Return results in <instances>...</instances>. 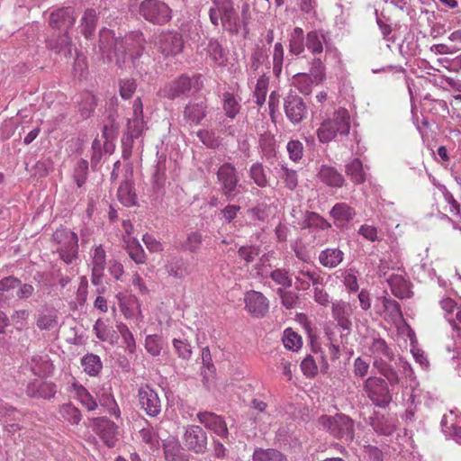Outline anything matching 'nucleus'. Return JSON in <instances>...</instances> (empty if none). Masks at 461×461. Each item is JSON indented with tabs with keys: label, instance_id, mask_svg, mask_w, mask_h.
I'll list each match as a JSON object with an SVG mask.
<instances>
[{
	"label": "nucleus",
	"instance_id": "nucleus-1",
	"mask_svg": "<svg viewBox=\"0 0 461 461\" xmlns=\"http://www.w3.org/2000/svg\"><path fill=\"white\" fill-rule=\"evenodd\" d=\"M209 9V19L212 25L221 24L224 31L230 34H238L242 28H247L251 20L249 4L245 1L240 6L239 15L233 0H212Z\"/></svg>",
	"mask_w": 461,
	"mask_h": 461
},
{
	"label": "nucleus",
	"instance_id": "nucleus-2",
	"mask_svg": "<svg viewBox=\"0 0 461 461\" xmlns=\"http://www.w3.org/2000/svg\"><path fill=\"white\" fill-rule=\"evenodd\" d=\"M350 131V115L345 108L336 110L332 117L325 119L317 130L320 142L329 143L338 134L347 136Z\"/></svg>",
	"mask_w": 461,
	"mask_h": 461
},
{
	"label": "nucleus",
	"instance_id": "nucleus-3",
	"mask_svg": "<svg viewBox=\"0 0 461 461\" xmlns=\"http://www.w3.org/2000/svg\"><path fill=\"white\" fill-rule=\"evenodd\" d=\"M320 425L337 438L352 440L354 438V421L344 414L321 416Z\"/></svg>",
	"mask_w": 461,
	"mask_h": 461
},
{
	"label": "nucleus",
	"instance_id": "nucleus-4",
	"mask_svg": "<svg viewBox=\"0 0 461 461\" xmlns=\"http://www.w3.org/2000/svg\"><path fill=\"white\" fill-rule=\"evenodd\" d=\"M53 240L59 245L57 250L66 264H71L77 258L78 238L74 231L58 229L53 234Z\"/></svg>",
	"mask_w": 461,
	"mask_h": 461
},
{
	"label": "nucleus",
	"instance_id": "nucleus-5",
	"mask_svg": "<svg viewBox=\"0 0 461 461\" xmlns=\"http://www.w3.org/2000/svg\"><path fill=\"white\" fill-rule=\"evenodd\" d=\"M369 350L375 358L373 366L378 368L379 371L388 378L391 384L397 383L398 378L394 372L390 370V375L387 374L385 361L393 360V353L386 341L381 338L374 339L369 347Z\"/></svg>",
	"mask_w": 461,
	"mask_h": 461
},
{
	"label": "nucleus",
	"instance_id": "nucleus-6",
	"mask_svg": "<svg viewBox=\"0 0 461 461\" xmlns=\"http://www.w3.org/2000/svg\"><path fill=\"white\" fill-rule=\"evenodd\" d=\"M140 14L149 23L165 24L170 21L171 8L160 0H144L140 5Z\"/></svg>",
	"mask_w": 461,
	"mask_h": 461
},
{
	"label": "nucleus",
	"instance_id": "nucleus-7",
	"mask_svg": "<svg viewBox=\"0 0 461 461\" xmlns=\"http://www.w3.org/2000/svg\"><path fill=\"white\" fill-rule=\"evenodd\" d=\"M182 442L187 451L202 455L208 449V436L206 431L199 425H187L184 427Z\"/></svg>",
	"mask_w": 461,
	"mask_h": 461
},
{
	"label": "nucleus",
	"instance_id": "nucleus-8",
	"mask_svg": "<svg viewBox=\"0 0 461 461\" xmlns=\"http://www.w3.org/2000/svg\"><path fill=\"white\" fill-rule=\"evenodd\" d=\"M364 391L377 407L385 408L392 402L388 384L383 378L375 376L367 378L364 384Z\"/></svg>",
	"mask_w": 461,
	"mask_h": 461
},
{
	"label": "nucleus",
	"instance_id": "nucleus-9",
	"mask_svg": "<svg viewBox=\"0 0 461 461\" xmlns=\"http://www.w3.org/2000/svg\"><path fill=\"white\" fill-rule=\"evenodd\" d=\"M155 45L165 58H174L183 51L184 40L179 32H163L157 37Z\"/></svg>",
	"mask_w": 461,
	"mask_h": 461
},
{
	"label": "nucleus",
	"instance_id": "nucleus-10",
	"mask_svg": "<svg viewBox=\"0 0 461 461\" xmlns=\"http://www.w3.org/2000/svg\"><path fill=\"white\" fill-rule=\"evenodd\" d=\"M217 178L221 185V193L227 199H232L237 193L235 192L239 177L236 168L230 163L221 166L217 172Z\"/></svg>",
	"mask_w": 461,
	"mask_h": 461
},
{
	"label": "nucleus",
	"instance_id": "nucleus-11",
	"mask_svg": "<svg viewBox=\"0 0 461 461\" xmlns=\"http://www.w3.org/2000/svg\"><path fill=\"white\" fill-rule=\"evenodd\" d=\"M139 403L149 417H157L161 411V401L158 393L149 385L140 387L138 391Z\"/></svg>",
	"mask_w": 461,
	"mask_h": 461
},
{
	"label": "nucleus",
	"instance_id": "nucleus-12",
	"mask_svg": "<svg viewBox=\"0 0 461 461\" xmlns=\"http://www.w3.org/2000/svg\"><path fill=\"white\" fill-rule=\"evenodd\" d=\"M284 108L287 119L294 124L301 122L308 114L305 103L297 95H288L285 99Z\"/></svg>",
	"mask_w": 461,
	"mask_h": 461
},
{
	"label": "nucleus",
	"instance_id": "nucleus-13",
	"mask_svg": "<svg viewBox=\"0 0 461 461\" xmlns=\"http://www.w3.org/2000/svg\"><path fill=\"white\" fill-rule=\"evenodd\" d=\"M197 420L221 438H228L229 429L223 417L211 411H200L197 413Z\"/></svg>",
	"mask_w": 461,
	"mask_h": 461
},
{
	"label": "nucleus",
	"instance_id": "nucleus-14",
	"mask_svg": "<svg viewBox=\"0 0 461 461\" xmlns=\"http://www.w3.org/2000/svg\"><path fill=\"white\" fill-rule=\"evenodd\" d=\"M397 328L401 335L406 336L410 339L411 352L415 361L419 363L422 368H427L429 366V361L425 352L418 347L414 330L406 323L405 319H397Z\"/></svg>",
	"mask_w": 461,
	"mask_h": 461
},
{
	"label": "nucleus",
	"instance_id": "nucleus-15",
	"mask_svg": "<svg viewBox=\"0 0 461 461\" xmlns=\"http://www.w3.org/2000/svg\"><path fill=\"white\" fill-rule=\"evenodd\" d=\"M93 429L104 439L109 447L115 446L118 435L117 425L105 417L94 418L92 420Z\"/></svg>",
	"mask_w": 461,
	"mask_h": 461
},
{
	"label": "nucleus",
	"instance_id": "nucleus-16",
	"mask_svg": "<svg viewBox=\"0 0 461 461\" xmlns=\"http://www.w3.org/2000/svg\"><path fill=\"white\" fill-rule=\"evenodd\" d=\"M76 21L75 11L72 7H62L50 14L49 24L59 32H68Z\"/></svg>",
	"mask_w": 461,
	"mask_h": 461
},
{
	"label": "nucleus",
	"instance_id": "nucleus-17",
	"mask_svg": "<svg viewBox=\"0 0 461 461\" xmlns=\"http://www.w3.org/2000/svg\"><path fill=\"white\" fill-rule=\"evenodd\" d=\"M106 266V251L102 245L95 246L91 252V282L94 285L102 283Z\"/></svg>",
	"mask_w": 461,
	"mask_h": 461
},
{
	"label": "nucleus",
	"instance_id": "nucleus-18",
	"mask_svg": "<svg viewBox=\"0 0 461 461\" xmlns=\"http://www.w3.org/2000/svg\"><path fill=\"white\" fill-rule=\"evenodd\" d=\"M245 307L251 314L264 316L268 312L269 302L262 293L251 290L245 295Z\"/></svg>",
	"mask_w": 461,
	"mask_h": 461
},
{
	"label": "nucleus",
	"instance_id": "nucleus-19",
	"mask_svg": "<svg viewBox=\"0 0 461 461\" xmlns=\"http://www.w3.org/2000/svg\"><path fill=\"white\" fill-rule=\"evenodd\" d=\"M162 447L166 461H189L190 459L186 448L176 437H169L163 440Z\"/></svg>",
	"mask_w": 461,
	"mask_h": 461
},
{
	"label": "nucleus",
	"instance_id": "nucleus-20",
	"mask_svg": "<svg viewBox=\"0 0 461 461\" xmlns=\"http://www.w3.org/2000/svg\"><path fill=\"white\" fill-rule=\"evenodd\" d=\"M292 275L294 276L299 290H307L311 285H317L321 281L320 275L304 264L294 269Z\"/></svg>",
	"mask_w": 461,
	"mask_h": 461
},
{
	"label": "nucleus",
	"instance_id": "nucleus-21",
	"mask_svg": "<svg viewBox=\"0 0 461 461\" xmlns=\"http://www.w3.org/2000/svg\"><path fill=\"white\" fill-rule=\"evenodd\" d=\"M393 294L398 298H410L412 295L411 284L406 279L405 275L392 274L387 279Z\"/></svg>",
	"mask_w": 461,
	"mask_h": 461
},
{
	"label": "nucleus",
	"instance_id": "nucleus-22",
	"mask_svg": "<svg viewBox=\"0 0 461 461\" xmlns=\"http://www.w3.org/2000/svg\"><path fill=\"white\" fill-rule=\"evenodd\" d=\"M440 426L442 432L447 437H450L456 443L461 444V418H457L450 411L443 416Z\"/></svg>",
	"mask_w": 461,
	"mask_h": 461
},
{
	"label": "nucleus",
	"instance_id": "nucleus-23",
	"mask_svg": "<svg viewBox=\"0 0 461 461\" xmlns=\"http://www.w3.org/2000/svg\"><path fill=\"white\" fill-rule=\"evenodd\" d=\"M26 393L30 397L50 399L54 397L56 390L53 384L36 378L29 383Z\"/></svg>",
	"mask_w": 461,
	"mask_h": 461
},
{
	"label": "nucleus",
	"instance_id": "nucleus-24",
	"mask_svg": "<svg viewBox=\"0 0 461 461\" xmlns=\"http://www.w3.org/2000/svg\"><path fill=\"white\" fill-rule=\"evenodd\" d=\"M47 47L56 53L71 54L72 41L68 32H54L47 40Z\"/></svg>",
	"mask_w": 461,
	"mask_h": 461
},
{
	"label": "nucleus",
	"instance_id": "nucleus-25",
	"mask_svg": "<svg viewBox=\"0 0 461 461\" xmlns=\"http://www.w3.org/2000/svg\"><path fill=\"white\" fill-rule=\"evenodd\" d=\"M318 177L320 180L330 187L340 188L345 184L343 175L334 167L329 165H321Z\"/></svg>",
	"mask_w": 461,
	"mask_h": 461
},
{
	"label": "nucleus",
	"instance_id": "nucleus-26",
	"mask_svg": "<svg viewBox=\"0 0 461 461\" xmlns=\"http://www.w3.org/2000/svg\"><path fill=\"white\" fill-rule=\"evenodd\" d=\"M191 79L182 75L177 79L167 85L162 90L163 95L168 99H175L191 89Z\"/></svg>",
	"mask_w": 461,
	"mask_h": 461
},
{
	"label": "nucleus",
	"instance_id": "nucleus-27",
	"mask_svg": "<svg viewBox=\"0 0 461 461\" xmlns=\"http://www.w3.org/2000/svg\"><path fill=\"white\" fill-rule=\"evenodd\" d=\"M100 49L104 53H110L112 50L117 54V50L123 48V40L116 38L114 32L108 29L100 32Z\"/></svg>",
	"mask_w": 461,
	"mask_h": 461
},
{
	"label": "nucleus",
	"instance_id": "nucleus-28",
	"mask_svg": "<svg viewBox=\"0 0 461 461\" xmlns=\"http://www.w3.org/2000/svg\"><path fill=\"white\" fill-rule=\"evenodd\" d=\"M207 104L204 100L194 102L185 108L184 116L190 124H198L206 115Z\"/></svg>",
	"mask_w": 461,
	"mask_h": 461
},
{
	"label": "nucleus",
	"instance_id": "nucleus-29",
	"mask_svg": "<svg viewBox=\"0 0 461 461\" xmlns=\"http://www.w3.org/2000/svg\"><path fill=\"white\" fill-rule=\"evenodd\" d=\"M375 308L379 314H384L387 317H402L399 303L389 296L377 298Z\"/></svg>",
	"mask_w": 461,
	"mask_h": 461
},
{
	"label": "nucleus",
	"instance_id": "nucleus-30",
	"mask_svg": "<svg viewBox=\"0 0 461 461\" xmlns=\"http://www.w3.org/2000/svg\"><path fill=\"white\" fill-rule=\"evenodd\" d=\"M330 215L334 219L337 226H343L352 221L356 215L354 208L345 203H336L330 211Z\"/></svg>",
	"mask_w": 461,
	"mask_h": 461
},
{
	"label": "nucleus",
	"instance_id": "nucleus-31",
	"mask_svg": "<svg viewBox=\"0 0 461 461\" xmlns=\"http://www.w3.org/2000/svg\"><path fill=\"white\" fill-rule=\"evenodd\" d=\"M370 424L375 432L384 436L393 434L396 429L395 419L385 417L378 413H375L371 418Z\"/></svg>",
	"mask_w": 461,
	"mask_h": 461
},
{
	"label": "nucleus",
	"instance_id": "nucleus-32",
	"mask_svg": "<svg viewBox=\"0 0 461 461\" xmlns=\"http://www.w3.org/2000/svg\"><path fill=\"white\" fill-rule=\"evenodd\" d=\"M207 54L217 66H226L228 61L227 51L217 39H210L207 44Z\"/></svg>",
	"mask_w": 461,
	"mask_h": 461
},
{
	"label": "nucleus",
	"instance_id": "nucleus-33",
	"mask_svg": "<svg viewBox=\"0 0 461 461\" xmlns=\"http://www.w3.org/2000/svg\"><path fill=\"white\" fill-rule=\"evenodd\" d=\"M344 258V253L338 248H328L319 255V262L324 267L334 268L338 267Z\"/></svg>",
	"mask_w": 461,
	"mask_h": 461
},
{
	"label": "nucleus",
	"instance_id": "nucleus-34",
	"mask_svg": "<svg viewBox=\"0 0 461 461\" xmlns=\"http://www.w3.org/2000/svg\"><path fill=\"white\" fill-rule=\"evenodd\" d=\"M31 371L37 376H46L53 370V365L48 356H33L28 362Z\"/></svg>",
	"mask_w": 461,
	"mask_h": 461
},
{
	"label": "nucleus",
	"instance_id": "nucleus-35",
	"mask_svg": "<svg viewBox=\"0 0 461 461\" xmlns=\"http://www.w3.org/2000/svg\"><path fill=\"white\" fill-rule=\"evenodd\" d=\"M327 39L324 33L320 31H311L307 33L305 45L313 55L322 53Z\"/></svg>",
	"mask_w": 461,
	"mask_h": 461
},
{
	"label": "nucleus",
	"instance_id": "nucleus-36",
	"mask_svg": "<svg viewBox=\"0 0 461 461\" xmlns=\"http://www.w3.org/2000/svg\"><path fill=\"white\" fill-rule=\"evenodd\" d=\"M129 257L138 265L146 263L147 255L135 238H123Z\"/></svg>",
	"mask_w": 461,
	"mask_h": 461
},
{
	"label": "nucleus",
	"instance_id": "nucleus-37",
	"mask_svg": "<svg viewBox=\"0 0 461 461\" xmlns=\"http://www.w3.org/2000/svg\"><path fill=\"white\" fill-rule=\"evenodd\" d=\"M346 174L356 185L363 184L366 180V174L363 163L359 158H354L346 165Z\"/></svg>",
	"mask_w": 461,
	"mask_h": 461
},
{
	"label": "nucleus",
	"instance_id": "nucleus-38",
	"mask_svg": "<svg viewBox=\"0 0 461 461\" xmlns=\"http://www.w3.org/2000/svg\"><path fill=\"white\" fill-rule=\"evenodd\" d=\"M97 14L94 9H86L80 20V32L86 38H90L96 28Z\"/></svg>",
	"mask_w": 461,
	"mask_h": 461
},
{
	"label": "nucleus",
	"instance_id": "nucleus-39",
	"mask_svg": "<svg viewBox=\"0 0 461 461\" xmlns=\"http://www.w3.org/2000/svg\"><path fill=\"white\" fill-rule=\"evenodd\" d=\"M94 330L97 338L103 341H108L113 344L118 339L117 330L113 326L106 324L104 319H97L94 325Z\"/></svg>",
	"mask_w": 461,
	"mask_h": 461
},
{
	"label": "nucleus",
	"instance_id": "nucleus-40",
	"mask_svg": "<svg viewBox=\"0 0 461 461\" xmlns=\"http://www.w3.org/2000/svg\"><path fill=\"white\" fill-rule=\"evenodd\" d=\"M305 47L304 32L302 28L295 27L290 34L289 52L298 56L304 52Z\"/></svg>",
	"mask_w": 461,
	"mask_h": 461
},
{
	"label": "nucleus",
	"instance_id": "nucleus-41",
	"mask_svg": "<svg viewBox=\"0 0 461 461\" xmlns=\"http://www.w3.org/2000/svg\"><path fill=\"white\" fill-rule=\"evenodd\" d=\"M84 371L90 376H96L103 368L100 357L95 354H86L81 359Z\"/></svg>",
	"mask_w": 461,
	"mask_h": 461
},
{
	"label": "nucleus",
	"instance_id": "nucleus-42",
	"mask_svg": "<svg viewBox=\"0 0 461 461\" xmlns=\"http://www.w3.org/2000/svg\"><path fill=\"white\" fill-rule=\"evenodd\" d=\"M117 195L119 201L125 206L129 207L136 203V194L133 191L132 185L128 181L121 183L117 191Z\"/></svg>",
	"mask_w": 461,
	"mask_h": 461
},
{
	"label": "nucleus",
	"instance_id": "nucleus-43",
	"mask_svg": "<svg viewBox=\"0 0 461 461\" xmlns=\"http://www.w3.org/2000/svg\"><path fill=\"white\" fill-rule=\"evenodd\" d=\"M252 459L253 461H287L281 452L273 448H256Z\"/></svg>",
	"mask_w": 461,
	"mask_h": 461
},
{
	"label": "nucleus",
	"instance_id": "nucleus-44",
	"mask_svg": "<svg viewBox=\"0 0 461 461\" xmlns=\"http://www.w3.org/2000/svg\"><path fill=\"white\" fill-rule=\"evenodd\" d=\"M73 388L76 393V398L88 411H94L97 408L96 401L83 385L74 384Z\"/></svg>",
	"mask_w": 461,
	"mask_h": 461
},
{
	"label": "nucleus",
	"instance_id": "nucleus-45",
	"mask_svg": "<svg viewBox=\"0 0 461 461\" xmlns=\"http://www.w3.org/2000/svg\"><path fill=\"white\" fill-rule=\"evenodd\" d=\"M314 78L307 73H299L294 77V86L304 95L312 93Z\"/></svg>",
	"mask_w": 461,
	"mask_h": 461
},
{
	"label": "nucleus",
	"instance_id": "nucleus-46",
	"mask_svg": "<svg viewBox=\"0 0 461 461\" xmlns=\"http://www.w3.org/2000/svg\"><path fill=\"white\" fill-rule=\"evenodd\" d=\"M222 103L225 114L229 118L234 119L240 111V104L238 99L234 96L233 94L226 92L222 95Z\"/></svg>",
	"mask_w": 461,
	"mask_h": 461
},
{
	"label": "nucleus",
	"instance_id": "nucleus-47",
	"mask_svg": "<svg viewBox=\"0 0 461 461\" xmlns=\"http://www.w3.org/2000/svg\"><path fill=\"white\" fill-rule=\"evenodd\" d=\"M59 413L71 424H78L82 418L80 411L70 402L61 405Z\"/></svg>",
	"mask_w": 461,
	"mask_h": 461
},
{
	"label": "nucleus",
	"instance_id": "nucleus-48",
	"mask_svg": "<svg viewBox=\"0 0 461 461\" xmlns=\"http://www.w3.org/2000/svg\"><path fill=\"white\" fill-rule=\"evenodd\" d=\"M270 278L277 285L288 288L292 286V275L285 268H276L270 272Z\"/></svg>",
	"mask_w": 461,
	"mask_h": 461
},
{
	"label": "nucleus",
	"instance_id": "nucleus-49",
	"mask_svg": "<svg viewBox=\"0 0 461 461\" xmlns=\"http://www.w3.org/2000/svg\"><path fill=\"white\" fill-rule=\"evenodd\" d=\"M100 404L106 408L108 413L116 419L121 417L119 406L112 393H104L99 398Z\"/></svg>",
	"mask_w": 461,
	"mask_h": 461
},
{
	"label": "nucleus",
	"instance_id": "nucleus-50",
	"mask_svg": "<svg viewBox=\"0 0 461 461\" xmlns=\"http://www.w3.org/2000/svg\"><path fill=\"white\" fill-rule=\"evenodd\" d=\"M147 426L143 427L140 430V437L141 440L148 444L150 447H155L158 444V435L155 429L149 423L148 420H145Z\"/></svg>",
	"mask_w": 461,
	"mask_h": 461
},
{
	"label": "nucleus",
	"instance_id": "nucleus-51",
	"mask_svg": "<svg viewBox=\"0 0 461 461\" xmlns=\"http://www.w3.org/2000/svg\"><path fill=\"white\" fill-rule=\"evenodd\" d=\"M267 86H268V78L263 75L258 79L255 92H254L256 103L259 106L263 105L266 102Z\"/></svg>",
	"mask_w": 461,
	"mask_h": 461
},
{
	"label": "nucleus",
	"instance_id": "nucleus-52",
	"mask_svg": "<svg viewBox=\"0 0 461 461\" xmlns=\"http://www.w3.org/2000/svg\"><path fill=\"white\" fill-rule=\"evenodd\" d=\"M284 53L285 50L282 43H276L273 50V72L276 77H279L282 72Z\"/></svg>",
	"mask_w": 461,
	"mask_h": 461
},
{
	"label": "nucleus",
	"instance_id": "nucleus-53",
	"mask_svg": "<svg viewBox=\"0 0 461 461\" xmlns=\"http://www.w3.org/2000/svg\"><path fill=\"white\" fill-rule=\"evenodd\" d=\"M283 343L285 348L296 351L302 346V339L295 332L292 331L291 329L285 330Z\"/></svg>",
	"mask_w": 461,
	"mask_h": 461
},
{
	"label": "nucleus",
	"instance_id": "nucleus-54",
	"mask_svg": "<svg viewBox=\"0 0 461 461\" xmlns=\"http://www.w3.org/2000/svg\"><path fill=\"white\" fill-rule=\"evenodd\" d=\"M250 177L254 180V182L260 187H265L267 185L268 181L267 176L265 174L264 167L261 164L256 163L253 164L249 170Z\"/></svg>",
	"mask_w": 461,
	"mask_h": 461
},
{
	"label": "nucleus",
	"instance_id": "nucleus-55",
	"mask_svg": "<svg viewBox=\"0 0 461 461\" xmlns=\"http://www.w3.org/2000/svg\"><path fill=\"white\" fill-rule=\"evenodd\" d=\"M144 125L143 117L133 116L129 119L127 130L131 138H139L144 131Z\"/></svg>",
	"mask_w": 461,
	"mask_h": 461
},
{
	"label": "nucleus",
	"instance_id": "nucleus-56",
	"mask_svg": "<svg viewBox=\"0 0 461 461\" xmlns=\"http://www.w3.org/2000/svg\"><path fill=\"white\" fill-rule=\"evenodd\" d=\"M310 72L316 85L321 84L325 79V66L321 59L312 60Z\"/></svg>",
	"mask_w": 461,
	"mask_h": 461
},
{
	"label": "nucleus",
	"instance_id": "nucleus-57",
	"mask_svg": "<svg viewBox=\"0 0 461 461\" xmlns=\"http://www.w3.org/2000/svg\"><path fill=\"white\" fill-rule=\"evenodd\" d=\"M276 293L281 298L282 304L286 309L295 308V306L297 304V299H298L295 293H294L292 291H285L283 288H278Z\"/></svg>",
	"mask_w": 461,
	"mask_h": 461
},
{
	"label": "nucleus",
	"instance_id": "nucleus-58",
	"mask_svg": "<svg viewBox=\"0 0 461 461\" xmlns=\"http://www.w3.org/2000/svg\"><path fill=\"white\" fill-rule=\"evenodd\" d=\"M239 257L246 263L253 262L259 255V249L255 246L240 247L238 250Z\"/></svg>",
	"mask_w": 461,
	"mask_h": 461
},
{
	"label": "nucleus",
	"instance_id": "nucleus-59",
	"mask_svg": "<svg viewBox=\"0 0 461 461\" xmlns=\"http://www.w3.org/2000/svg\"><path fill=\"white\" fill-rule=\"evenodd\" d=\"M137 87L136 82L132 78L122 79L120 82V95L123 99H129L132 96Z\"/></svg>",
	"mask_w": 461,
	"mask_h": 461
},
{
	"label": "nucleus",
	"instance_id": "nucleus-60",
	"mask_svg": "<svg viewBox=\"0 0 461 461\" xmlns=\"http://www.w3.org/2000/svg\"><path fill=\"white\" fill-rule=\"evenodd\" d=\"M282 179L284 180L285 186L290 190H294L298 185V176L295 170L282 167Z\"/></svg>",
	"mask_w": 461,
	"mask_h": 461
},
{
	"label": "nucleus",
	"instance_id": "nucleus-61",
	"mask_svg": "<svg viewBox=\"0 0 461 461\" xmlns=\"http://www.w3.org/2000/svg\"><path fill=\"white\" fill-rule=\"evenodd\" d=\"M301 368L304 375L314 377L318 373V366L314 358L308 355L301 363Z\"/></svg>",
	"mask_w": 461,
	"mask_h": 461
},
{
	"label": "nucleus",
	"instance_id": "nucleus-62",
	"mask_svg": "<svg viewBox=\"0 0 461 461\" xmlns=\"http://www.w3.org/2000/svg\"><path fill=\"white\" fill-rule=\"evenodd\" d=\"M287 151L289 153V157L294 162L299 161L303 153V145L299 140H290L287 143Z\"/></svg>",
	"mask_w": 461,
	"mask_h": 461
},
{
	"label": "nucleus",
	"instance_id": "nucleus-63",
	"mask_svg": "<svg viewBox=\"0 0 461 461\" xmlns=\"http://www.w3.org/2000/svg\"><path fill=\"white\" fill-rule=\"evenodd\" d=\"M145 348L150 355L158 356L162 349L159 338L157 335H149L146 338Z\"/></svg>",
	"mask_w": 461,
	"mask_h": 461
},
{
	"label": "nucleus",
	"instance_id": "nucleus-64",
	"mask_svg": "<svg viewBox=\"0 0 461 461\" xmlns=\"http://www.w3.org/2000/svg\"><path fill=\"white\" fill-rule=\"evenodd\" d=\"M173 346L177 353V355L183 359L190 358L192 355L191 346L185 341L182 339H174Z\"/></svg>",
	"mask_w": 461,
	"mask_h": 461
}]
</instances>
